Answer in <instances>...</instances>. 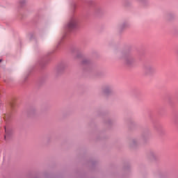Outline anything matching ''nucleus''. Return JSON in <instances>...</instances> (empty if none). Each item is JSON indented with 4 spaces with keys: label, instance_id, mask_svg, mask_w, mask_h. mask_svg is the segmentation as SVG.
<instances>
[{
    "label": "nucleus",
    "instance_id": "nucleus-1",
    "mask_svg": "<svg viewBox=\"0 0 178 178\" xmlns=\"http://www.w3.org/2000/svg\"><path fill=\"white\" fill-rule=\"evenodd\" d=\"M79 21L77 20V19L72 18L67 24V30H73L76 29V27H77Z\"/></svg>",
    "mask_w": 178,
    "mask_h": 178
},
{
    "label": "nucleus",
    "instance_id": "nucleus-2",
    "mask_svg": "<svg viewBox=\"0 0 178 178\" xmlns=\"http://www.w3.org/2000/svg\"><path fill=\"white\" fill-rule=\"evenodd\" d=\"M124 62L127 65H131L134 62V58L131 56H128L124 58Z\"/></svg>",
    "mask_w": 178,
    "mask_h": 178
},
{
    "label": "nucleus",
    "instance_id": "nucleus-3",
    "mask_svg": "<svg viewBox=\"0 0 178 178\" xmlns=\"http://www.w3.org/2000/svg\"><path fill=\"white\" fill-rule=\"evenodd\" d=\"M146 72L147 73H154L155 72V68H154V67L152 66H149L146 67Z\"/></svg>",
    "mask_w": 178,
    "mask_h": 178
},
{
    "label": "nucleus",
    "instance_id": "nucleus-4",
    "mask_svg": "<svg viewBox=\"0 0 178 178\" xmlns=\"http://www.w3.org/2000/svg\"><path fill=\"white\" fill-rule=\"evenodd\" d=\"M138 143V141L137 140L134 139L131 141L130 144H131V147H134V146L137 145Z\"/></svg>",
    "mask_w": 178,
    "mask_h": 178
},
{
    "label": "nucleus",
    "instance_id": "nucleus-5",
    "mask_svg": "<svg viewBox=\"0 0 178 178\" xmlns=\"http://www.w3.org/2000/svg\"><path fill=\"white\" fill-rule=\"evenodd\" d=\"M111 88H106V89L104 90V94H109V92H111Z\"/></svg>",
    "mask_w": 178,
    "mask_h": 178
},
{
    "label": "nucleus",
    "instance_id": "nucleus-6",
    "mask_svg": "<svg viewBox=\"0 0 178 178\" xmlns=\"http://www.w3.org/2000/svg\"><path fill=\"white\" fill-rule=\"evenodd\" d=\"M0 62H2V60H0Z\"/></svg>",
    "mask_w": 178,
    "mask_h": 178
}]
</instances>
